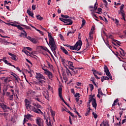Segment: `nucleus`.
Listing matches in <instances>:
<instances>
[{
	"instance_id": "nucleus-1",
	"label": "nucleus",
	"mask_w": 126,
	"mask_h": 126,
	"mask_svg": "<svg viewBox=\"0 0 126 126\" xmlns=\"http://www.w3.org/2000/svg\"><path fill=\"white\" fill-rule=\"evenodd\" d=\"M48 37L49 38V44L48 41H47V43L50 47L51 51L56 54V51L57 50V45L55 42V39L54 38H53L52 35L49 33H48Z\"/></svg>"
},
{
	"instance_id": "nucleus-2",
	"label": "nucleus",
	"mask_w": 126,
	"mask_h": 126,
	"mask_svg": "<svg viewBox=\"0 0 126 126\" xmlns=\"http://www.w3.org/2000/svg\"><path fill=\"white\" fill-rule=\"evenodd\" d=\"M48 37L49 38V44L48 41H47V43L50 47L51 51L56 54V51L57 50V45L55 42V39L54 38H53L52 35L49 33H48Z\"/></svg>"
},
{
	"instance_id": "nucleus-3",
	"label": "nucleus",
	"mask_w": 126,
	"mask_h": 126,
	"mask_svg": "<svg viewBox=\"0 0 126 126\" xmlns=\"http://www.w3.org/2000/svg\"><path fill=\"white\" fill-rule=\"evenodd\" d=\"M82 46V41H81V40H79L76 43L74 46H70V50H73L75 51L77 50V51H79V50L81 49Z\"/></svg>"
},
{
	"instance_id": "nucleus-4",
	"label": "nucleus",
	"mask_w": 126,
	"mask_h": 126,
	"mask_svg": "<svg viewBox=\"0 0 126 126\" xmlns=\"http://www.w3.org/2000/svg\"><path fill=\"white\" fill-rule=\"evenodd\" d=\"M58 90H59V96L60 99H61V100L63 102V103H64V104H65V105H66V106H67V107H68L69 108H70L69 104L67 103L65 101H64V99H63V94H62V93L63 92V88H62L61 87H60Z\"/></svg>"
},
{
	"instance_id": "nucleus-5",
	"label": "nucleus",
	"mask_w": 126,
	"mask_h": 126,
	"mask_svg": "<svg viewBox=\"0 0 126 126\" xmlns=\"http://www.w3.org/2000/svg\"><path fill=\"white\" fill-rule=\"evenodd\" d=\"M31 102L30 101H29L27 99H25V104L26 107V109L28 110V111H31V109H32V106L30 105Z\"/></svg>"
},
{
	"instance_id": "nucleus-6",
	"label": "nucleus",
	"mask_w": 126,
	"mask_h": 126,
	"mask_svg": "<svg viewBox=\"0 0 126 126\" xmlns=\"http://www.w3.org/2000/svg\"><path fill=\"white\" fill-rule=\"evenodd\" d=\"M36 124L38 126H44V120L41 118L38 117L35 120Z\"/></svg>"
},
{
	"instance_id": "nucleus-7",
	"label": "nucleus",
	"mask_w": 126,
	"mask_h": 126,
	"mask_svg": "<svg viewBox=\"0 0 126 126\" xmlns=\"http://www.w3.org/2000/svg\"><path fill=\"white\" fill-rule=\"evenodd\" d=\"M31 110L34 113H36V114H41V115H43V114L41 109L39 108H36V107H34V106L32 107Z\"/></svg>"
},
{
	"instance_id": "nucleus-8",
	"label": "nucleus",
	"mask_w": 126,
	"mask_h": 126,
	"mask_svg": "<svg viewBox=\"0 0 126 126\" xmlns=\"http://www.w3.org/2000/svg\"><path fill=\"white\" fill-rule=\"evenodd\" d=\"M36 74L35 78H36V79H43L44 80H46V78L43 74L40 73H36Z\"/></svg>"
},
{
	"instance_id": "nucleus-9",
	"label": "nucleus",
	"mask_w": 126,
	"mask_h": 126,
	"mask_svg": "<svg viewBox=\"0 0 126 126\" xmlns=\"http://www.w3.org/2000/svg\"><path fill=\"white\" fill-rule=\"evenodd\" d=\"M65 25H72L73 22L69 19H65Z\"/></svg>"
},
{
	"instance_id": "nucleus-10",
	"label": "nucleus",
	"mask_w": 126,
	"mask_h": 126,
	"mask_svg": "<svg viewBox=\"0 0 126 126\" xmlns=\"http://www.w3.org/2000/svg\"><path fill=\"white\" fill-rule=\"evenodd\" d=\"M44 73L48 76L49 79L53 78V73L51 71L47 70L46 72H44Z\"/></svg>"
},
{
	"instance_id": "nucleus-11",
	"label": "nucleus",
	"mask_w": 126,
	"mask_h": 126,
	"mask_svg": "<svg viewBox=\"0 0 126 126\" xmlns=\"http://www.w3.org/2000/svg\"><path fill=\"white\" fill-rule=\"evenodd\" d=\"M104 72H105L106 75H110V71L109 70V68H108V66L106 65H104Z\"/></svg>"
},
{
	"instance_id": "nucleus-12",
	"label": "nucleus",
	"mask_w": 126,
	"mask_h": 126,
	"mask_svg": "<svg viewBox=\"0 0 126 126\" xmlns=\"http://www.w3.org/2000/svg\"><path fill=\"white\" fill-rule=\"evenodd\" d=\"M1 108H2V110H3V111H4L5 112H6V110H9L10 109L9 107H8L7 106H6V105L3 103L2 105V106H1Z\"/></svg>"
},
{
	"instance_id": "nucleus-13",
	"label": "nucleus",
	"mask_w": 126,
	"mask_h": 126,
	"mask_svg": "<svg viewBox=\"0 0 126 126\" xmlns=\"http://www.w3.org/2000/svg\"><path fill=\"white\" fill-rule=\"evenodd\" d=\"M8 55L9 56H11V58L12 59V60H13V61H17V59H16V56L15 55L12 54V53L10 52L8 53Z\"/></svg>"
},
{
	"instance_id": "nucleus-14",
	"label": "nucleus",
	"mask_w": 126,
	"mask_h": 126,
	"mask_svg": "<svg viewBox=\"0 0 126 126\" xmlns=\"http://www.w3.org/2000/svg\"><path fill=\"white\" fill-rule=\"evenodd\" d=\"M92 105L94 109L97 108V102L96 101V99H94V101H92Z\"/></svg>"
},
{
	"instance_id": "nucleus-15",
	"label": "nucleus",
	"mask_w": 126,
	"mask_h": 126,
	"mask_svg": "<svg viewBox=\"0 0 126 126\" xmlns=\"http://www.w3.org/2000/svg\"><path fill=\"white\" fill-rule=\"evenodd\" d=\"M60 48H61V50H62L63 53H64L65 55H67V56H68V52L67 51V50L65 49V48H64V47L63 46H61Z\"/></svg>"
},
{
	"instance_id": "nucleus-16",
	"label": "nucleus",
	"mask_w": 126,
	"mask_h": 126,
	"mask_svg": "<svg viewBox=\"0 0 126 126\" xmlns=\"http://www.w3.org/2000/svg\"><path fill=\"white\" fill-rule=\"evenodd\" d=\"M10 78H11L7 77L4 79L3 82L5 84H6V83H8V82H10V81H11V80H10Z\"/></svg>"
},
{
	"instance_id": "nucleus-17",
	"label": "nucleus",
	"mask_w": 126,
	"mask_h": 126,
	"mask_svg": "<svg viewBox=\"0 0 126 126\" xmlns=\"http://www.w3.org/2000/svg\"><path fill=\"white\" fill-rule=\"evenodd\" d=\"M32 117H33V116L29 114H28L27 115H25V118H26V119H27L28 120H30V119H31Z\"/></svg>"
},
{
	"instance_id": "nucleus-18",
	"label": "nucleus",
	"mask_w": 126,
	"mask_h": 126,
	"mask_svg": "<svg viewBox=\"0 0 126 126\" xmlns=\"http://www.w3.org/2000/svg\"><path fill=\"white\" fill-rule=\"evenodd\" d=\"M27 13H28L29 15H30V16H31L32 17V18H34V13H32L31 11H29V10H27Z\"/></svg>"
},
{
	"instance_id": "nucleus-19",
	"label": "nucleus",
	"mask_w": 126,
	"mask_h": 126,
	"mask_svg": "<svg viewBox=\"0 0 126 126\" xmlns=\"http://www.w3.org/2000/svg\"><path fill=\"white\" fill-rule=\"evenodd\" d=\"M109 77H107V76H102L101 77V82H104V80H109Z\"/></svg>"
},
{
	"instance_id": "nucleus-20",
	"label": "nucleus",
	"mask_w": 126,
	"mask_h": 126,
	"mask_svg": "<svg viewBox=\"0 0 126 126\" xmlns=\"http://www.w3.org/2000/svg\"><path fill=\"white\" fill-rule=\"evenodd\" d=\"M119 101V98H117L116 100L114 101L113 104H112V107L114 106H117V103H118Z\"/></svg>"
},
{
	"instance_id": "nucleus-21",
	"label": "nucleus",
	"mask_w": 126,
	"mask_h": 126,
	"mask_svg": "<svg viewBox=\"0 0 126 126\" xmlns=\"http://www.w3.org/2000/svg\"><path fill=\"white\" fill-rule=\"evenodd\" d=\"M66 63H68L69 65H70V66H72V67H73V68H74V66H73V63H72V62L68 61H66Z\"/></svg>"
},
{
	"instance_id": "nucleus-22",
	"label": "nucleus",
	"mask_w": 126,
	"mask_h": 126,
	"mask_svg": "<svg viewBox=\"0 0 126 126\" xmlns=\"http://www.w3.org/2000/svg\"><path fill=\"white\" fill-rule=\"evenodd\" d=\"M92 34H93V31H91L89 32V37L90 40H93V36H92Z\"/></svg>"
},
{
	"instance_id": "nucleus-23",
	"label": "nucleus",
	"mask_w": 126,
	"mask_h": 126,
	"mask_svg": "<svg viewBox=\"0 0 126 126\" xmlns=\"http://www.w3.org/2000/svg\"><path fill=\"white\" fill-rule=\"evenodd\" d=\"M36 18L37 19H38V20H40V21L41 20H43V17H42L40 15H38L37 16H36Z\"/></svg>"
},
{
	"instance_id": "nucleus-24",
	"label": "nucleus",
	"mask_w": 126,
	"mask_h": 126,
	"mask_svg": "<svg viewBox=\"0 0 126 126\" xmlns=\"http://www.w3.org/2000/svg\"><path fill=\"white\" fill-rule=\"evenodd\" d=\"M74 113H76L77 114V116H78L79 118H81V116H80V114H79V113L76 111V108H74Z\"/></svg>"
},
{
	"instance_id": "nucleus-25",
	"label": "nucleus",
	"mask_w": 126,
	"mask_h": 126,
	"mask_svg": "<svg viewBox=\"0 0 126 126\" xmlns=\"http://www.w3.org/2000/svg\"><path fill=\"white\" fill-rule=\"evenodd\" d=\"M98 94H100V95H105V94H103V93L102 92V91L101 90V88H99L98 89Z\"/></svg>"
},
{
	"instance_id": "nucleus-26",
	"label": "nucleus",
	"mask_w": 126,
	"mask_h": 126,
	"mask_svg": "<svg viewBox=\"0 0 126 126\" xmlns=\"http://www.w3.org/2000/svg\"><path fill=\"white\" fill-rule=\"evenodd\" d=\"M92 71H93L94 73H95V74H99V75H101V73H99V72L97 71V70L95 69H92Z\"/></svg>"
},
{
	"instance_id": "nucleus-27",
	"label": "nucleus",
	"mask_w": 126,
	"mask_h": 126,
	"mask_svg": "<svg viewBox=\"0 0 126 126\" xmlns=\"http://www.w3.org/2000/svg\"><path fill=\"white\" fill-rule=\"evenodd\" d=\"M108 38L109 39H111V40L112 41H114L115 42H116V41H117V40H115L114 39V36H113V35H110L109 36H108Z\"/></svg>"
},
{
	"instance_id": "nucleus-28",
	"label": "nucleus",
	"mask_w": 126,
	"mask_h": 126,
	"mask_svg": "<svg viewBox=\"0 0 126 126\" xmlns=\"http://www.w3.org/2000/svg\"><path fill=\"white\" fill-rule=\"evenodd\" d=\"M75 32V31L68 32L67 33V36H69V34H73Z\"/></svg>"
},
{
	"instance_id": "nucleus-29",
	"label": "nucleus",
	"mask_w": 126,
	"mask_h": 126,
	"mask_svg": "<svg viewBox=\"0 0 126 126\" xmlns=\"http://www.w3.org/2000/svg\"><path fill=\"white\" fill-rule=\"evenodd\" d=\"M31 41L33 43V44H37V40L35 38H32Z\"/></svg>"
},
{
	"instance_id": "nucleus-30",
	"label": "nucleus",
	"mask_w": 126,
	"mask_h": 126,
	"mask_svg": "<svg viewBox=\"0 0 126 126\" xmlns=\"http://www.w3.org/2000/svg\"><path fill=\"white\" fill-rule=\"evenodd\" d=\"M16 27H17V28L19 30L22 31V30H23V29H23V28H22V27L20 26V25H16Z\"/></svg>"
},
{
	"instance_id": "nucleus-31",
	"label": "nucleus",
	"mask_w": 126,
	"mask_h": 126,
	"mask_svg": "<svg viewBox=\"0 0 126 126\" xmlns=\"http://www.w3.org/2000/svg\"><path fill=\"white\" fill-rule=\"evenodd\" d=\"M94 99H95V98H93V97H89L88 103H89V104H90V103H91V102H92V101H94Z\"/></svg>"
},
{
	"instance_id": "nucleus-32",
	"label": "nucleus",
	"mask_w": 126,
	"mask_h": 126,
	"mask_svg": "<svg viewBox=\"0 0 126 126\" xmlns=\"http://www.w3.org/2000/svg\"><path fill=\"white\" fill-rule=\"evenodd\" d=\"M41 50H44V51H46V52H48L49 51V49L47 47H44L43 46H41Z\"/></svg>"
},
{
	"instance_id": "nucleus-33",
	"label": "nucleus",
	"mask_w": 126,
	"mask_h": 126,
	"mask_svg": "<svg viewBox=\"0 0 126 126\" xmlns=\"http://www.w3.org/2000/svg\"><path fill=\"white\" fill-rule=\"evenodd\" d=\"M88 47H89V42H88L87 43V44L86 45V49H85L84 50H83V52H86V51H87V48H88Z\"/></svg>"
},
{
	"instance_id": "nucleus-34",
	"label": "nucleus",
	"mask_w": 126,
	"mask_h": 126,
	"mask_svg": "<svg viewBox=\"0 0 126 126\" xmlns=\"http://www.w3.org/2000/svg\"><path fill=\"white\" fill-rule=\"evenodd\" d=\"M46 81L43 80H39L38 84H43V83H45Z\"/></svg>"
},
{
	"instance_id": "nucleus-35",
	"label": "nucleus",
	"mask_w": 126,
	"mask_h": 126,
	"mask_svg": "<svg viewBox=\"0 0 126 126\" xmlns=\"http://www.w3.org/2000/svg\"><path fill=\"white\" fill-rule=\"evenodd\" d=\"M13 94L9 95V100H10L11 101H12L13 100Z\"/></svg>"
},
{
	"instance_id": "nucleus-36",
	"label": "nucleus",
	"mask_w": 126,
	"mask_h": 126,
	"mask_svg": "<svg viewBox=\"0 0 126 126\" xmlns=\"http://www.w3.org/2000/svg\"><path fill=\"white\" fill-rule=\"evenodd\" d=\"M89 86L91 88V91H92V90H93V89H94V86H93V85H92V84H89Z\"/></svg>"
},
{
	"instance_id": "nucleus-37",
	"label": "nucleus",
	"mask_w": 126,
	"mask_h": 126,
	"mask_svg": "<svg viewBox=\"0 0 126 126\" xmlns=\"http://www.w3.org/2000/svg\"><path fill=\"white\" fill-rule=\"evenodd\" d=\"M89 115H90V110H87L85 114V116H86V117H87V116H89Z\"/></svg>"
},
{
	"instance_id": "nucleus-38",
	"label": "nucleus",
	"mask_w": 126,
	"mask_h": 126,
	"mask_svg": "<svg viewBox=\"0 0 126 126\" xmlns=\"http://www.w3.org/2000/svg\"><path fill=\"white\" fill-rule=\"evenodd\" d=\"M93 115H94V119H97V118H98V115H97V114L94 113V112H93Z\"/></svg>"
},
{
	"instance_id": "nucleus-39",
	"label": "nucleus",
	"mask_w": 126,
	"mask_h": 126,
	"mask_svg": "<svg viewBox=\"0 0 126 126\" xmlns=\"http://www.w3.org/2000/svg\"><path fill=\"white\" fill-rule=\"evenodd\" d=\"M85 23H86V21L84 20V19H83L82 23V26H84L85 25Z\"/></svg>"
},
{
	"instance_id": "nucleus-40",
	"label": "nucleus",
	"mask_w": 126,
	"mask_h": 126,
	"mask_svg": "<svg viewBox=\"0 0 126 126\" xmlns=\"http://www.w3.org/2000/svg\"><path fill=\"white\" fill-rule=\"evenodd\" d=\"M61 62L63 63V64H65V63H66V61L65 60V59H62Z\"/></svg>"
},
{
	"instance_id": "nucleus-41",
	"label": "nucleus",
	"mask_w": 126,
	"mask_h": 126,
	"mask_svg": "<svg viewBox=\"0 0 126 126\" xmlns=\"http://www.w3.org/2000/svg\"><path fill=\"white\" fill-rule=\"evenodd\" d=\"M66 73H69L71 75V76H72V74H71L70 70H69V69H68V68H67V69L66 70Z\"/></svg>"
},
{
	"instance_id": "nucleus-42",
	"label": "nucleus",
	"mask_w": 126,
	"mask_h": 126,
	"mask_svg": "<svg viewBox=\"0 0 126 126\" xmlns=\"http://www.w3.org/2000/svg\"><path fill=\"white\" fill-rule=\"evenodd\" d=\"M60 20H61V21H62V22H63L64 23H65V19H63V18H59Z\"/></svg>"
},
{
	"instance_id": "nucleus-43",
	"label": "nucleus",
	"mask_w": 126,
	"mask_h": 126,
	"mask_svg": "<svg viewBox=\"0 0 126 126\" xmlns=\"http://www.w3.org/2000/svg\"><path fill=\"white\" fill-rule=\"evenodd\" d=\"M73 72H74V74H76L78 72V70H76V68H75L73 70Z\"/></svg>"
},
{
	"instance_id": "nucleus-44",
	"label": "nucleus",
	"mask_w": 126,
	"mask_h": 126,
	"mask_svg": "<svg viewBox=\"0 0 126 126\" xmlns=\"http://www.w3.org/2000/svg\"><path fill=\"white\" fill-rule=\"evenodd\" d=\"M59 37H60L61 40H64V38H63V36L62 34H61V33L59 34Z\"/></svg>"
},
{
	"instance_id": "nucleus-45",
	"label": "nucleus",
	"mask_w": 126,
	"mask_h": 126,
	"mask_svg": "<svg viewBox=\"0 0 126 126\" xmlns=\"http://www.w3.org/2000/svg\"><path fill=\"white\" fill-rule=\"evenodd\" d=\"M8 89V85H7V86L5 88H4V89L3 90L4 92H6V91H7Z\"/></svg>"
},
{
	"instance_id": "nucleus-46",
	"label": "nucleus",
	"mask_w": 126,
	"mask_h": 126,
	"mask_svg": "<svg viewBox=\"0 0 126 126\" xmlns=\"http://www.w3.org/2000/svg\"><path fill=\"white\" fill-rule=\"evenodd\" d=\"M80 95V94L79 93H76V94H75L74 96H75V98H77V97H78V98H79Z\"/></svg>"
},
{
	"instance_id": "nucleus-47",
	"label": "nucleus",
	"mask_w": 126,
	"mask_h": 126,
	"mask_svg": "<svg viewBox=\"0 0 126 126\" xmlns=\"http://www.w3.org/2000/svg\"><path fill=\"white\" fill-rule=\"evenodd\" d=\"M97 4V2H96L94 4V11H95V10H97V8H98V7L96 6V5Z\"/></svg>"
},
{
	"instance_id": "nucleus-48",
	"label": "nucleus",
	"mask_w": 126,
	"mask_h": 126,
	"mask_svg": "<svg viewBox=\"0 0 126 126\" xmlns=\"http://www.w3.org/2000/svg\"><path fill=\"white\" fill-rule=\"evenodd\" d=\"M2 61L5 63L6 64H7V63H8V61L6 60H4V58H3Z\"/></svg>"
},
{
	"instance_id": "nucleus-49",
	"label": "nucleus",
	"mask_w": 126,
	"mask_h": 126,
	"mask_svg": "<svg viewBox=\"0 0 126 126\" xmlns=\"http://www.w3.org/2000/svg\"><path fill=\"white\" fill-rule=\"evenodd\" d=\"M32 10H35V9H36V5L33 4L32 5Z\"/></svg>"
},
{
	"instance_id": "nucleus-50",
	"label": "nucleus",
	"mask_w": 126,
	"mask_h": 126,
	"mask_svg": "<svg viewBox=\"0 0 126 126\" xmlns=\"http://www.w3.org/2000/svg\"><path fill=\"white\" fill-rule=\"evenodd\" d=\"M26 122H28V120H27L26 118H24L23 123L24 126H25V123H26Z\"/></svg>"
},
{
	"instance_id": "nucleus-51",
	"label": "nucleus",
	"mask_w": 126,
	"mask_h": 126,
	"mask_svg": "<svg viewBox=\"0 0 126 126\" xmlns=\"http://www.w3.org/2000/svg\"><path fill=\"white\" fill-rule=\"evenodd\" d=\"M107 123H103L100 124V126H107Z\"/></svg>"
},
{
	"instance_id": "nucleus-52",
	"label": "nucleus",
	"mask_w": 126,
	"mask_h": 126,
	"mask_svg": "<svg viewBox=\"0 0 126 126\" xmlns=\"http://www.w3.org/2000/svg\"><path fill=\"white\" fill-rule=\"evenodd\" d=\"M26 61L27 62V63H30V64H31V65H32L33 64V63H32V62H31L30 61H29V60L28 59H26Z\"/></svg>"
},
{
	"instance_id": "nucleus-53",
	"label": "nucleus",
	"mask_w": 126,
	"mask_h": 126,
	"mask_svg": "<svg viewBox=\"0 0 126 126\" xmlns=\"http://www.w3.org/2000/svg\"><path fill=\"white\" fill-rule=\"evenodd\" d=\"M124 7H125V5H124V4H122L120 7V10H124L123 9Z\"/></svg>"
},
{
	"instance_id": "nucleus-54",
	"label": "nucleus",
	"mask_w": 126,
	"mask_h": 126,
	"mask_svg": "<svg viewBox=\"0 0 126 126\" xmlns=\"http://www.w3.org/2000/svg\"><path fill=\"white\" fill-rule=\"evenodd\" d=\"M95 77V78H96V79H100V78L98 77V76H97V75H96V73H93Z\"/></svg>"
},
{
	"instance_id": "nucleus-55",
	"label": "nucleus",
	"mask_w": 126,
	"mask_h": 126,
	"mask_svg": "<svg viewBox=\"0 0 126 126\" xmlns=\"http://www.w3.org/2000/svg\"><path fill=\"white\" fill-rule=\"evenodd\" d=\"M14 78H15V80H17V79H19V77L17 75L14 76Z\"/></svg>"
},
{
	"instance_id": "nucleus-56",
	"label": "nucleus",
	"mask_w": 126,
	"mask_h": 126,
	"mask_svg": "<svg viewBox=\"0 0 126 126\" xmlns=\"http://www.w3.org/2000/svg\"><path fill=\"white\" fill-rule=\"evenodd\" d=\"M115 43H116L117 45H118V46H121L120 44H121V42L118 40L116 41Z\"/></svg>"
},
{
	"instance_id": "nucleus-57",
	"label": "nucleus",
	"mask_w": 126,
	"mask_h": 126,
	"mask_svg": "<svg viewBox=\"0 0 126 126\" xmlns=\"http://www.w3.org/2000/svg\"><path fill=\"white\" fill-rule=\"evenodd\" d=\"M2 42H4L5 43H8L7 41H6V40L4 38H2Z\"/></svg>"
},
{
	"instance_id": "nucleus-58",
	"label": "nucleus",
	"mask_w": 126,
	"mask_h": 126,
	"mask_svg": "<svg viewBox=\"0 0 126 126\" xmlns=\"http://www.w3.org/2000/svg\"><path fill=\"white\" fill-rule=\"evenodd\" d=\"M106 46H107V47H109L110 48V45L109 44V41H107L106 42H105Z\"/></svg>"
},
{
	"instance_id": "nucleus-59",
	"label": "nucleus",
	"mask_w": 126,
	"mask_h": 126,
	"mask_svg": "<svg viewBox=\"0 0 126 126\" xmlns=\"http://www.w3.org/2000/svg\"><path fill=\"white\" fill-rule=\"evenodd\" d=\"M51 115H52V117H53V118L54 119V117H55V116L56 115L55 112H54L53 111H52L51 112Z\"/></svg>"
},
{
	"instance_id": "nucleus-60",
	"label": "nucleus",
	"mask_w": 126,
	"mask_h": 126,
	"mask_svg": "<svg viewBox=\"0 0 126 126\" xmlns=\"http://www.w3.org/2000/svg\"><path fill=\"white\" fill-rule=\"evenodd\" d=\"M27 50H28V51H30L31 52V51H32V48H30V47H26Z\"/></svg>"
},
{
	"instance_id": "nucleus-61",
	"label": "nucleus",
	"mask_w": 126,
	"mask_h": 126,
	"mask_svg": "<svg viewBox=\"0 0 126 126\" xmlns=\"http://www.w3.org/2000/svg\"><path fill=\"white\" fill-rule=\"evenodd\" d=\"M120 23V21H119V20L117 19H115V23L116 24H118V23Z\"/></svg>"
},
{
	"instance_id": "nucleus-62",
	"label": "nucleus",
	"mask_w": 126,
	"mask_h": 126,
	"mask_svg": "<svg viewBox=\"0 0 126 126\" xmlns=\"http://www.w3.org/2000/svg\"><path fill=\"white\" fill-rule=\"evenodd\" d=\"M48 126H52V124L51 123V121H49V123L47 124Z\"/></svg>"
},
{
	"instance_id": "nucleus-63",
	"label": "nucleus",
	"mask_w": 126,
	"mask_h": 126,
	"mask_svg": "<svg viewBox=\"0 0 126 126\" xmlns=\"http://www.w3.org/2000/svg\"><path fill=\"white\" fill-rule=\"evenodd\" d=\"M36 108H41V105H40L39 104H36V106H35Z\"/></svg>"
},
{
	"instance_id": "nucleus-64",
	"label": "nucleus",
	"mask_w": 126,
	"mask_h": 126,
	"mask_svg": "<svg viewBox=\"0 0 126 126\" xmlns=\"http://www.w3.org/2000/svg\"><path fill=\"white\" fill-rule=\"evenodd\" d=\"M11 75H12V76L14 77V76H15L17 75H16V74H15V73L12 72V73H11Z\"/></svg>"
}]
</instances>
